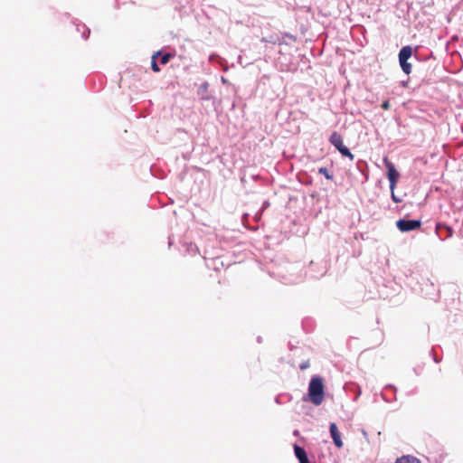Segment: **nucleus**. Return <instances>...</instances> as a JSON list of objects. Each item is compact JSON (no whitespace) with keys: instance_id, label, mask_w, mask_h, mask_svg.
<instances>
[{"instance_id":"f257e3e1","label":"nucleus","mask_w":463,"mask_h":463,"mask_svg":"<svg viewBox=\"0 0 463 463\" xmlns=\"http://www.w3.org/2000/svg\"><path fill=\"white\" fill-rule=\"evenodd\" d=\"M324 383L319 376L311 378L308 385L309 401L316 406L320 405L324 401Z\"/></svg>"},{"instance_id":"f03ea898","label":"nucleus","mask_w":463,"mask_h":463,"mask_svg":"<svg viewBox=\"0 0 463 463\" xmlns=\"http://www.w3.org/2000/svg\"><path fill=\"white\" fill-rule=\"evenodd\" d=\"M329 142L340 152L343 156H346L352 161L354 159V156L344 145L343 137L339 133L335 131L333 132L329 137Z\"/></svg>"},{"instance_id":"7ed1b4c3","label":"nucleus","mask_w":463,"mask_h":463,"mask_svg":"<svg viewBox=\"0 0 463 463\" xmlns=\"http://www.w3.org/2000/svg\"><path fill=\"white\" fill-rule=\"evenodd\" d=\"M383 161L387 169V178L390 182V189L391 191H394L400 178V173L396 170L394 165L387 156L383 157Z\"/></svg>"},{"instance_id":"20e7f679","label":"nucleus","mask_w":463,"mask_h":463,"mask_svg":"<svg viewBox=\"0 0 463 463\" xmlns=\"http://www.w3.org/2000/svg\"><path fill=\"white\" fill-rule=\"evenodd\" d=\"M396 226L401 232H407L419 229L421 226V222L420 220L401 219L397 221Z\"/></svg>"},{"instance_id":"39448f33","label":"nucleus","mask_w":463,"mask_h":463,"mask_svg":"<svg viewBox=\"0 0 463 463\" xmlns=\"http://www.w3.org/2000/svg\"><path fill=\"white\" fill-rule=\"evenodd\" d=\"M329 430H330V434H331L332 439L334 441V444L339 449L342 448L344 444H343V441L341 439V434L337 429L336 424L334 422L331 423Z\"/></svg>"},{"instance_id":"423d86ee","label":"nucleus","mask_w":463,"mask_h":463,"mask_svg":"<svg viewBox=\"0 0 463 463\" xmlns=\"http://www.w3.org/2000/svg\"><path fill=\"white\" fill-rule=\"evenodd\" d=\"M294 451H295V455H296L297 458L298 459L299 463H310L308 460L307 455L303 448L295 444Z\"/></svg>"},{"instance_id":"0eeeda50","label":"nucleus","mask_w":463,"mask_h":463,"mask_svg":"<svg viewBox=\"0 0 463 463\" xmlns=\"http://www.w3.org/2000/svg\"><path fill=\"white\" fill-rule=\"evenodd\" d=\"M412 54L411 46H404L399 52V61H407Z\"/></svg>"},{"instance_id":"6e6552de","label":"nucleus","mask_w":463,"mask_h":463,"mask_svg":"<svg viewBox=\"0 0 463 463\" xmlns=\"http://www.w3.org/2000/svg\"><path fill=\"white\" fill-rule=\"evenodd\" d=\"M441 230L448 231V233L446 234V236L444 238H441L442 240L449 238L453 234V231H452V229L449 226H447L446 224H443V223H437V225H436V232L440 234V231ZM439 236L441 237V235H439Z\"/></svg>"},{"instance_id":"1a4fd4ad","label":"nucleus","mask_w":463,"mask_h":463,"mask_svg":"<svg viewBox=\"0 0 463 463\" xmlns=\"http://www.w3.org/2000/svg\"><path fill=\"white\" fill-rule=\"evenodd\" d=\"M395 463H421L417 458L413 456H402L398 458Z\"/></svg>"},{"instance_id":"9d476101","label":"nucleus","mask_w":463,"mask_h":463,"mask_svg":"<svg viewBox=\"0 0 463 463\" xmlns=\"http://www.w3.org/2000/svg\"><path fill=\"white\" fill-rule=\"evenodd\" d=\"M401 67L404 73L410 74L411 71V65L408 61H400Z\"/></svg>"},{"instance_id":"9b49d317","label":"nucleus","mask_w":463,"mask_h":463,"mask_svg":"<svg viewBox=\"0 0 463 463\" xmlns=\"http://www.w3.org/2000/svg\"><path fill=\"white\" fill-rule=\"evenodd\" d=\"M318 173L323 175L327 180L333 179V175H331L326 167H320L318 169Z\"/></svg>"},{"instance_id":"f8f14e48","label":"nucleus","mask_w":463,"mask_h":463,"mask_svg":"<svg viewBox=\"0 0 463 463\" xmlns=\"http://www.w3.org/2000/svg\"><path fill=\"white\" fill-rule=\"evenodd\" d=\"M158 54H159V52H156V53L153 56L152 64H151V68H152V70H153L154 71H156V72L160 71V68H159V66L157 65V63H156V61H155L156 56V55H158Z\"/></svg>"},{"instance_id":"ddd939ff","label":"nucleus","mask_w":463,"mask_h":463,"mask_svg":"<svg viewBox=\"0 0 463 463\" xmlns=\"http://www.w3.org/2000/svg\"><path fill=\"white\" fill-rule=\"evenodd\" d=\"M172 57H173V56H172V54H170V53H165V54H164V55L161 57V61H161V63H162V64H166V63L170 61V59H171Z\"/></svg>"},{"instance_id":"4468645a","label":"nucleus","mask_w":463,"mask_h":463,"mask_svg":"<svg viewBox=\"0 0 463 463\" xmlns=\"http://www.w3.org/2000/svg\"><path fill=\"white\" fill-rule=\"evenodd\" d=\"M382 109L384 110H388L390 109V102L389 100H385L381 105Z\"/></svg>"},{"instance_id":"2eb2a0df","label":"nucleus","mask_w":463,"mask_h":463,"mask_svg":"<svg viewBox=\"0 0 463 463\" xmlns=\"http://www.w3.org/2000/svg\"><path fill=\"white\" fill-rule=\"evenodd\" d=\"M262 42L271 43L273 44L277 43V40L274 39L273 37H271L270 39H262Z\"/></svg>"},{"instance_id":"dca6fc26","label":"nucleus","mask_w":463,"mask_h":463,"mask_svg":"<svg viewBox=\"0 0 463 463\" xmlns=\"http://www.w3.org/2000/svg\"><path fill=\"white\" fill-rule=\"evenodd\" d=\"M392 200H393L394 202H398V199L396 198V196H395V194H394L393 191H392Z\"/></svg>"},{"instance_id":"f3484780","label":"nucleus","mask_w":463,"mask_h":463,"mask_svg":"<svg viewBox=\"0 0 463 463\" xmlns=\"http://www.w3.org/2000/svg\"><path fill=\"white\" fill-rule=\"evenodd\" d=\"M305 368H307V365H306V364H302V365L300 366V369H302V370H303V369H305Z\"/></svg>"}]
</instances>
